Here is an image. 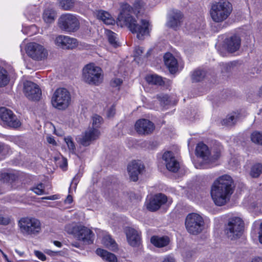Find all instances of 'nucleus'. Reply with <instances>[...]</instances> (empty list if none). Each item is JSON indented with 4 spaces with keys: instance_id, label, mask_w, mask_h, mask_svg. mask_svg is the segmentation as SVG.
Here are the masks:
<instances>
[{
    "instance_id": "nucleus-1",
    "label": "nucleus",
    "mask_w": 262,
    "mask_h": 262,
    "mask_svg": "<svg viewBox=\"0 0 262 262\" xmlns=\"http://www.w3.org/2000/svg\"><path fill=\"white\" fill-rule=\"evenodd\" d=\"M232 184L231 177L227 174L220 177L213 182L210 193L216 205L223 206L229 201L233 192Z\"/></svg>"
},
{
    "instance_id": "nucleus-2",
    "label": "nucleus",
    "mask_w": 262,
    "mask_h": 262,
    "mask_svg": "<svg viewBox=\"0 0 262 262\" xmlns=\"http://www.w3.org/2000/svg\"><path fill=\"white\" fill-rule=\"evenodd\" d=\"M120 20H122L124 25H126L129 30L133 32L137 33V37L139 39L142 40L145 36L149 35V27L150 23L146 19H142L140 24H137L136 19L130 14H127L123 16L121 14L119 17Z\"/></svg>"
},
{
    "instance_id": "nucleus-3",
    "label": "nucleus",
    "mask_w": 262,
    "mask_h": 262,
    "mask_svg": "<svg viewBox=\"0 0 262 262\" xmlns=\"http://www.w3.org/2000/svg\"><path fill=\"white\" fill-rule=\"evenodd\" d=\"M232 11V5L228 0H220L212 4L209 11L210 17L215 23L227 19Z\"/></svg>"
},
{
    "instance_id": "nucleus-4",
    "label": "nucleus",
    "mask_w": 262,
    "mask_h": 262,
    "mask_svg": "<svg viewBox=\"0 0 262 262\" xmlns=\"http://www.w3.org/2000/svg\"><path fill=\"white\" fill-rule=\"evenodd\" d=\"M18 225L20 233L24 236L36 235L41 230L40 221L34 217H22L19 221Z\"/></svg>"
},
{
    "instance_id": "nucleus-5",
    "label": "nucleus",
    "mask_w": 262,
    "mask_h": 262,
    "mask_svg": "<svg viewBox=\"0 0 262 262\" xmlns=\"http://www.w3.org/2000/svg\"><path fill=\"white\" fill-rule=\"evenodd\" d=\"M102 70L94 63H89L84 66L82 70V78L86 83L98 85L103 80Z\"/></svg>"
},
{
    "instance_id": "nucleus-6",
    "label": "nucleus",
    "mask_w": 262,
    "mask_h": 262,
    "mask_svg": "<svg viewBox=\"0 0 262 262\" xmlns=\"http://www.w3.org/2000/svg\"><path fill=\"white\" fill-rule=\"evenodd\" d=\"M67 231L73 234L75 237L85 244H91L94 241V233L91 230L81 225H76L70 228V226L66 228Z\"/></svg>"
},
{
    "instance_id": "nucleus-7",
    "label": "nucleus",
    "mask_w": 262,
    "mask_h": 262,
    "mask_svg": "<svg viewBox=\"0 0 262 262\" xmlns=\"http://www.w3.org/2000/svg\"><path fill=\"white\" fill-rule=\"evenodd\" d=\"M71 102L70 92L65 88H58L52 97L51 103L53 107L58 110H64Z\"/></svg>"
},
{
    "instance_id": "nucleus-8",
    "label": "nucleus",
    "mask_w": 262,
    "mask_h": 262,
    "mask_svg": "<svg viewBox=\"0 0 262 262\" xmlns=\"http://www.w3.org/2000/svg\"><path fill=\"white\" fill-rule=\"evenodd\" d=\"M244 223L243 220L237 216L229 219L226 229V234L230 239L239 238L243 233Z\"/></svg>"
},
{
    "instance_id": "nucleus-9",
    "label": "nucleus",
    "mask_w": 262,
    "mask_h": 262,
    "mask_svg": "<svg viewBox=\"0 0 262 262\" xmlns=\"http://www.w3.org/2000/svg\"><path fill=\"white\" fill-rule=\"evenodd\" d=\"M204 225L203 217L197 213H189L186 217L185 226L190 234H198L200 233L203 229Z\"/></svg>"
},
{
    "instance_id": "nucleus-10",
    "label": "nucleus",
    "mask_w": 262,
    "mask_h": 262,
    "mask_svg": "<svg viewBox=\"0 0 262 262\" xmlns=\"http://www.w3.org/2000/svg\"><path fill=\"white\" fill-rule=\"evenodd\" d=\"M58 26L61 30L66 32H74L78 29L79 21L76 15L66 13L59 18Z\"/></svg>"
},
{
    "instance_id": "nucleus-11",
    "label": "nucleus",
    "mask_w": 262,
    "mask_h": 262,
    "mask_svg": "<svg viewBox=\"0 0 262 262\" xmlns=\"http://www.w3.org/2000/svg\"><path fill=\"white\" fill-rule=\"evenodd\" d=\"M26 52L30 57L37 61L44 60L48 56V52L43 46L34 42L27 45Z\"/></svg>"
},
{
    "instance_id": "nucleus-12",
    "label": "nucleus",
    "mask_w": 262,
    "mask_h": 262,
    "mask_svg": "<svg viewBox=\"0 0 262 262\" xmlns=\"http://www.w3.org/2000/svg\"><path fill=\"white\" fill-rule=\"evenodd\" d=\"M54 43L58 48L63 50H72L78 45L76 38L63 35L57 36L55 38Z\"/></svg>"
},
{
    "instance_id": "nucleus-13",
    "label": "nucleus",
    "mask_w": 262,
    "mask_h": 262,
    "mask_svg": "<svg viewBox=\"0 0 262 262\" xmlns=\"http://www.w3.org/2000/svg\"><path fill=\"white\" fill-rule=\"evenodd\" d=\"M0 118L4 123L11 127L17 128L21 123L12 111L6 108H0Z\"/></svg>"
},
{
    "instance_id": "nucleus-14",
    "label": "nucleus",
    "mask_w": 262,
    "mask_h": 262,
    "mask_svg": "<svg viewBox=\"0 0 262 262\" xmlns=\"http://www.w3.org/2000/svg\"><path fill=\"white\" fill-rule=\"evenodd\" d=\"M24 92L29 99L34 101L39 100L41 96V91L39 86L30 81L24 83Z\"/></svg>"
},
{
    "instance_id": "nucleus-15",
    "label": "nucleus",
    "mask_w": 262,
    "mask_h": 262,
    "mask_svg": "<svg viewBox=\"0 0 262 262\" xmlns=\"http://www.w3.org/2000/svg\"><path fill=\"white\" fill-rule=\"evenodd\" d=\"M195 151L197 156L201 158L205 164H211L219 157V155L211 157L208 146L203 143H199L197 145Z\"/></svg>"
},
{
    "instance_id": "nucleus-16",
    "label": "nucleus",
    "mask_w": 262,
    "mask_h": 262,
    "mask_svg": "<svg viewBox=\"0 0 262 262\" xmlns=\"http://www.w3.org/2000/svg\"><path fill=\"white\" fill-rule=\"evenodd\" d=\"M135 128L139 134L149 135L154 130L155 125L149 120L141 119L136 121Z\"/></svg>"
},
{
    "instance_id": "nucleus-17",
    "label": "nucleus",
    "mask_w": 262,
    "mask_h": 262,
    "mask_svg": "<svg viewBox=\"0 0 262 262\" xmlns=\"http://www.w3.org/2000/svg\"><path fill=\"white\" fill-rule=\"evenodd\" d=\"M100 134L98 129L90 127L81 135L78 141L83 146H89L92 141L98 139Z\"/></svg>"
},
{
    "instance_id": "nucleus-18",
    "label": "nucleus",
    "mask_w": 262,
    "mask_h": 262,
    "mask_svg": "<svg viewBox=\"0 0 262 262\" xmlns=\"http://www.w3.org/2000/svg\"><path fill=\"white\" fill-rule=\"evenodd\" d=\"M162 159L166 168L169 171L173 172L178 171L180 168V164L176 159L172 152L169 151L165 152L163 155Z\"/></svg>"
},
{
    "instance_id": "nucleus-19",
    "label": "nucleus",
    "mask_w": 262,
    "mask_h": 262,
    "mask_svg": "<svg viewBox=\"0 0 262 262\" xmlns=\"http://www.w3.org/2000/svg\"><path fill=\"white\" fill-rule=\"evenodd\" d=\"M182 19L181 12L177 10H172L168 18L167 26L174 30H177L181 26Z\"/></svg>"
},
{
    "instance_id": "nucleus-20",
    "label": "nucleus",
    "mask_w": 262,
    "mask_h": 262,
    "mask_svg": "<svg viewBox=\"0 0 262 262\" xmlns=\"http://www.w3.org/2000/svg\"><path fill=\"white\" fill-rule=\"evenodd\" d=\"M143 168V165L140 161H134L131 162L127 167L130 179L133 181H137L138 180V175Z\"/></svg>"
},
{
    "instance_id": "nucleus-21",
    "label": "nucleus",
    "mask_w": 262,
    "mask_h": 262,
    "mask_svg": "<svg viewBox=\"0 0 262 262\" xmlns=\"http://www.w3.org/2000/svg\"><path fill=\"white\" fill-rule=\"evenodd\" d=\"M127 240L129 244L133 246H138L140 242V234L136 230L132 228H126L125 230Z\"/></svg>"
},
{
    "instance_id": "nucleus-22",
    "label": "nucleus",
    "mask_w": 262,
    "mask_h": 262,
    "mask_svg": "<svg viewBox=\"0 0 262 262\" xmlns=\"http://www.w3.org/2000/svg\"><path fill=\"white\" fill-rule=\"evenodd\" d=\"M241 43L240 37L237 35H234L226 40L225 46L228 52L233 53L239 49Z\"/></svg>"
},
{
    "instance_id": "nucleus-23",
    "label": "nucleus",
    "mask_w": 262,
    "mask_h": 262,
    "mask_svg": "<svg viewBox=\"0 0 262 262\" xmlns=\"http://www.w3.org/2000/svg\"><path fill=\"white\" fill-rule=\"evenodd\" d=\"M164 61L170 73H175L178 71V61L172 54L166 53L164 56Z\"/></svg>"
},
{
    "instance_id": "nucleus-24",
    "label": "nucleus",
    "mask_w": 262,
    "mask_h": 262,
    "mask_svg": "<svg viewBox=\"0 0 262 262\" xmlns=\"http://www.w3.org/2000/svg\"><path fill=\"white\" fill-rule=\"evenodd\" d=\"M150 242L155 246L158 248H162L169 244L170 239L167 236H153L150 239Z\"/></svg>"
},
{
    "instance_id": "nucleus-25",
    "label": "nucleus",
    "mask_w": 262,
    "mask_h": 262,
    "mask_svg": "<svg viewBox=\"0 0 262 262\" xmlns=\"http://www.w3.org/2000/svg\"><path fill=\"white\" fill-rule=\"evenodd\" d=\"M97 255L102 258L106 262H117L118 259L116 255L106 250L98 248L96 250Z\"/></svg>"
},
{
    "instance_id": "nucleus-26",
    "label": "nucleus",
    "mask_w": 262,
    "mask_h": 262,
    "mask_svg": "<svg viewBox=\"0 0 262 262\" xmlns=\"http://www.w3.org/2000/svg\"><path fill=\"white\" fill-rule=\"evenodd\" d=\"M25 15L28 20L33 21L39 16V10L36 6H29L25 11Z\"/></svg>"
},
{
    "instance_id": "nucleus-27",
    "label": "nucleus",
    "mask_w": 262,
    "mask_h": 262,
    "mask_svg": "<svg viewBox=\"0 0 262 262\" xmlns=\"http://www.w3.org/2000/svg\"><path fill=\"white\" fill-rule=\"evenodd\" d=\"M96 16L98 19L102 20L106 25H113L115 23V20L111 14L106 11L103 10L98 11Z\"/></svg>"
},
{
    "instance_id": "nucleus-28",
    "label": "nucleus",
    "mask_w": 262,
    "mask_h": 262,
    "mask_svg": "<svg viewBox=\"0 0 262 262\" xmlns=\"http://www.w3.org/2000/svg\"><path fill=\"white\" fill-rule=\"evenodd\" d=\"M56 17V14L54 10L51 8L46 9L42 14V18L45 23L51 24L53 23Z\"/></svg>"
},
{
    "instance_id": "nucleus-29",
    "label": "nucleus",
    "mask_w": 262,
    "mask_h": 262,
    "mask_svg": "<svg viewBox=\"0 0 262 262\" xmlns=\"http://www.w3.org/2000/svg\"><path fill=\"white\" fill-rule=\"evenodd\" d=\"M102 243L106 247L111 250L114 251L117 249V244L110 235L104 236L102 239Z\"/></svg>"
},
{
    "instance_id": "nucleus-30",
    "label": "nucleus",
    "mask_w": 262,
    "mask_h": 262,
    "mask_svg": "<svg viewBox=\"0 0 262 262\" xmlns=\"http://www.w3.org/2000/svg\"><path fill=\"white\" fill-rule=\"evenodd\" d=\"M10 81V76L8 71L0 66V88L6 86Z\"/></svg>"
},
{
    "instance_id": "nucleus-31",
    "label": "nucleus",
    "mask_w": 262,
    "mask_h": 262,
    "mask_svg": "<svg viewBox=\"0 0 262 262\" xmlns=\"http://www.w3.org/2000/svg\"><path fill=\"white\" fill-rule=\"evenodd\" d=\"M105 34L107 36L109 43L114 47L117 48L120 46L117 38V34L112 31L105 30Z\"/></svg>"
},
{
    "instance_id": "nucleus-32",
    "label": "nucleus",
    "mask_w": 262,
    "mask_h": 262,
    "mask_svg": "<svg viewBox=\"0 0 262 262\" xmlns=\"http://www.w3.org/2000/svg\"><path fill=\"white\" fill-rule=\"evenodd\" d=\"M145 79L146 81L149 84H151L162 85L164 83L162 78L156 74H151L147 75Z\"/></svg>"
},
{
    "instance_id": "nucleus-33",
    "label": "nucleus",
    "mask_w": 262,
    "mask_h": 262,
    "mask_svg": "<svg viewBox=\"0 0 262 262\" xmlns=\"http://www.w3.org/2000/svg\"><path fill=\"white\" fill-rule=\"evenodd\" d=\"M59 7L63 10H71L75 5L74 0H58Z\"/></svg>"
},
{
    "instance_id": "nucleus-34",
    "label": "nucleus",
    "mask_w": 262,
    "mask_h": 262,
    "mask_svg": "<svg viewBox=\"0 0 262 262\" xmlns=\"http://www.w3.org/2000/svg\"><path fill=\"white\" fill-rule=\"evenodd\" d=\"M154 197H157L158 201L157 203L159 205V208L162 205L166 203H167L168 205L171 204L172 201L171 199L168 198L165 194L162 193H158L154 196Z\"/></svg>"
},
{
    "instance_id": "nucleus-35",
    "label": "nucleus",
    "mask_w": 262,
    "mask_h": 262,
    "mask_svg": "<svg viewBox=\"0 0 262 262\" xmlns=\"http://www.w3.org/2000/svg\"><path fill=\"white\" fill-rule=\"evenodd\" d=\"M206 76V72L203 70L198 69L192 74L191 78L193 81L198 82L204 79Z\"/></svg>"
},
{
    "instance_id": "nucleus-36",
    "label": "nucleus",
    "mask_w": 262,
    "mask_h": 262,
    "mask_svg": "<svg viewBox=\"0 0 262 262\" xmlns=\"http://www.w3.org/2000/svg\"><path fill=\"white\" fill-rule=\"evenodd\" d=\"M157 197H152L147 203L146 207L148 210L155 211L159 209V205L157 203Z\"/></svg>"
},
{
    "instance_id": "nucleus-37",
    "label": "nucleus",
    "mask_w": 262,
    "mask_h": 262,
    "mask_svg": "<svg viewBox=\"0 0 262 262\" xmlns=\"http://www.w3.org/2000/svg\"><path fill=\"white\" fill-rule=\"evenodd\" d=\"M64 140L68 147L70 153L76 154V146L71 136H67L64 138Z\"/></svg>"
},
{
    "instance_id": "nucleus-38",
    "label": "nucleus",
    "mask_w": 262,
    "mask_h": 262,
    "mask_svg": "<svg viewBox=\"0 0 262 262\" xmlns=\"http://www.w3.org/2000/svg\"><path fill=\"white\" fill-rule=\"evenodd\" d=\"M262 173V164L257 163L254 165L250 171V175L253 178H257Z\"/></svg>"
},
{
    "instance_id": "nucleus-39",
    "label": "nucleus",
    "mask_w": 262,
    "mask_h": 262,
    "mask_svg": "<svg viewBox=\"0 0 262 262\" xmlns=\"http://www.w3.org/2000/svg\"><path fill=\"white\" fill-rule=\"evenodd\" d=\"M81 175L80 174H76L73 179L71 183V185L69 188V193H72L73 191H75L77 187V185L79 182Z\"/></svg>"
},
{
    "instance_id": "nucleus-40",
    "label": "nucleus",
    "mask_w": 262,
    "mask_h": 262,
    "mask_svg": "<svg viewBox=\"0 0 262 262\" xmlns=\"http://www.w3.org/2000/svg\"><path fill=\"white\" fill-rule=\"evenodd\" d=\"M81 175L80 174H76L73 179L71 183V185L69 188V193H72L73 191H75L77 187V185L79 182Z\"/></svg>"
},
{
    "instance_id": "nucleus-41",
    "label": "nucleus",
    "mask_w": 262,
    "mask_h": 262,
    "mask_svg": "<svg viewBox=\"0 0 262 262\" xmlns=\"http://www.w3.org/2000/svg\"><path fill=\"white\" fill-rule=\"evenodd\" d=\"M236 120V117H235V115H228L226 118L222 121V124L227 126H232L235 123Z\"/></svg>"
},
{
    "instance_id": "nucleus-42",
    "label": "nucleus",
    "mask_w": 262,
    "mask_h": 262,
    "mask_svg": "<svg viewBox=\"0 0 262 262\" xmlns=\"http://www.w3.org/2000/svg\"><path fill=\"white\" fill-rule=\"evenodd\" d=\"M251 139L254 143L262 144V134L259 132H254L251 135Z\"/></svg>"
},
{
    "instance_id": "nucleus-43",
    "label": "nucleus",
    "mask_w": 262,
    "mask_h": 262,
    "mask_svg": "<svg viewBox=\"0 0 262 262\" xmlns=\"http://www.w3.org/2000/svg\"><path fill=\"white\" fill-rule=\"evenodd\" d=\"M103 119L101 116L94 115L92 117V127L98 129Z\"/></svg>"
},
{
    "instance_id": "nucleus-44",
    "label": "nucleus",
    "mask_w": 262,
    "mask_h": 262,
    "mask_svg": "<svg viewBox=\"0 0 262 262\" xmlns=\"http://www.w3.org/2000/svg\"><path fill=\"white\" fill-rule=\"evenodd\" d=\"M31 190L37 195H42L45 194V186L42 183H39L33 187Z\"/></svg>"
},
{
    "instance_id": "nucleus-45",
    "label": "nucleus",
    "mask_w": 262,
    "mask_h": 262,
    "mask_svg": "<svg viewBox=\"0 0 262 262\" xmlns=\"http://www.w3.org/2000/svg\"><path fill=\"white\" fill-rule=\"evenodd\" d=\"M158 98L160 102V104L164 107L170 104V101L169 97L167 95H161L158 96Z\"/></svg>"
},
{
    "instance_id": "nucleus-46",
    "label": "nucleus",
    "mask_w": 262,
    "mask_h": 262,
    "mask_svg": "<svg viewBox=\"0 0 262 262\" xmlns=\"http://www.w3.org/2000/svg\"><path fill=\"white\" fill-rule=\"evenodd\" d=\"M14 176L12 174L8 173H1L0 174V180L4 182H8L10 180H12Z\"/></svg>"
},
{
    "instance_id": "nucleus-47",
    "label": "nucleus",
    "mask_w": 262,
    "mask_h": 262,
    "mask_svg": "<svg viewBox=\"0 0 262 262\" xmlns=\"http://www.w3.org/2000/svg\"><path fill=\"white\" fill-rule=\"evenodd\" d=\"M37 32V27L35 25H32L29 27V30L28 32H26V33L28 35L31 36L33 34L36 33Z\"/></svg>"
},
{
    "instance_id": "nucleus-48",
    "label": "nucleus",
    "mask_w": 262,
    "mask_h": 262,
    "mask_svg": "<svg viewBox=\"0 0 262 262\" xmlns=\"http://www.w3.org/2000/svg\"><path fill=\"white\" fill-rule=\"evenodd\" d=\"M143 52V48L141 47H136L134 50V56L135 58L139 57Z\"/></svg>"
},
{
    "instance_id": "nucleus-49",
    "label": "nucleus",
    "mask_w": 262,
    "mask_h": 262,
    "mask_svg": "<svg viewBox=\"0 0 262 262\" xmlns=\"http://www.w3.org/2000/svg\"><path fill=\"white\" fill-rule=\"evenodd\" d=\"M143 6V2L140 0H136L134 4V9L139 12V9H140Z\"/></svg>"
},
{
    "instance_id": "nucleus-50",
    "label": "nucleus",
    "mask_w": 262,
    "mask_h": 262,
    "mask_svg": "<svg viewBox=\"0 0 262 262\" xmlns=\"http://www.w3.org/2000/svg\"><path fill=\"white\" fill-rule=\"evenodd\" d=\"M122 79L116 78L113 79L112 81H111V85L113 87H117L120 86L122 84Z\"/></svg>"
},
{
    "instance_id": "nucleus-51",
    "label": "nucleus",
    "mask_w": 262,
    "mask_h": 262,
    "mask_svg": "<svg viewBox=\"0 0 262 262\" xmlns=\"http://www.w3.org/2000/svg\"><path fill=\"white\" fill-rule=\"evenodd\" d=\"M115 105H112L110 108L107 111V117H112L114 116L115 114Z\"/></svg>"
},
{
    "instance_id": "nucleus-52",
    "label": "nucleus",
    "mask_w": 262,
    "mask_h": 262,
    "mask_svg": "<svg viewBox=\"0 0 262 262\" xmlns=\"http://www.w3.org/2000/svg\"><path fill=\"white\" fill-rule=\"evenodd\" d=\"M34 253L35 256L40 260L42 261L46 260V256L42 252L39 251H35Z\"/></svg>"
},
{
    "instance_id": "nucleus-53",
    "label": "nucleus",
    "mask_w": 262,
    "mask_h": 262,
    "mask_svg": "<svg viewBox=\"0 0 262 262\" xmlns=\"http://www.w3.org/2000/svg\"><path fill=\"white\" fill-rule=\"evenodd\" d=\"M10 219L9 217H3L0 215V225H7L10 223Z\"/></svg>"
},
{
    "instance_id": "nucleus-54",
    "label": "nucleus",
    "mask_w": 262,
    "mask_h": 262,
    "mask_svg": "<svg viewBox=\"0 0 262 262\" xmlns=\"http://www.w3.org/2000/svg\"><path fill=\"white\" fill-rule=\"evenodd\" d=\"M8 148L7 145L0 143V159H2L1 157L5 155L4 150Z\"/></svg>"
},
{
    "instance_id": "nucleus-55",
    "label": "nucleus",
    "mask_w": 262,
    "mask_h": 262,
    "mask_svg": "<svg viewBox=\"0 0 262 262\" xmlns=\"http://www.w3.org/2000/svg\"><path fill=\"white\" fill-rule=\"evenodd\" d=\"M162 262H176L174 257L170 255H166L163 258Z\"/></svg>"
},
{
    "instance_id": "nucleus-56",
    "label": "nucleus",
    "mask_w": 262,
    "mask_h": 262,
    "mask_svg": "<svg viewBox=\"0 0 262 262\" xmlns=\"http://www.w3.org/2000/svg\"><path fill=\"white\" fill-rule=\"evenodd\" d=\"M47 140L49 144H52L53 145H56V142L54 138L52 136L47 137Z\"/></svg>"
},
{
    "instance_id": "nucleus-57",
    "label": "nucleus",
    "mask_w": 262,
    "mask_h": 262,
    "mask_svg": "<svg viewBox=\"0 0 262 262\" xmlns=\"http://www.w3.org/2000/svg\"><path fill=\"white\" fill-rule=\"evenodd\" d=\"M58 199H59L58 195H56V194L42 198V199H43V200H57Z\"/></svg>"
},
{
    "instance_id": "nucleus-58",
    "label": "nucleus",
    "mask_w": 262,
    "mask_h": 262,
    "mask_svg": "<svg viewBox=\"0 0 262 262\" xmlns=\"http://www.w3.org/2000/svg\"><path fill=\"white\" fill-rule=\"evenodd\" d=\"M72 202H73V197L71 195V194H70L67 196V198L64 200V203L66 204H70L72 203Z\"/></svg>"
},
{
    "instance_id": "nucleus-59",
    "label": "nucleus",
    "mask_w": 262,
    "mask_h": 262,
    "mask_svg": "<svg viewBox=\"0 0 262 262\" xmlns=\"http://www.w3.org/2000/svg\"><path fill=\"white\" fill-rule=\"evenodd\" d=\"M258 238L259 241L262 244V222L259 226V230L258 231Z\"/></svg>"
},
{
    "instance_id": "nucleus-60",
    "label": "nucleus",
    "mask_w": 262,
    "mask_h": 262,
    "mask_svg": "<svg viewBox=\"0 0 262 262\" xmlns=\"http://www.w3.org/2000/svg\"><path fill=\"white\" fill-rule=\"evenodd\" d=\"M251 262H262V258L259 257H255Z\"/></svg>"
},
{
    "instance_id": "nucleus-61",
    "label": "nucleus",
    "mask_w": 262,
    "mask_h": 262,
    "mask_svg": "<svg viewBox=\"0 0 262 262\" xmlns=\"http://www.w3.org/2000/svg\"><path fill=\"white\" fill-rule=\"evenodd\" d=\"M54 244L58 247H61L62 246L61 243L58 241H54Z\"/></svg>"
},
{
    "instance_id": "nucleus-62",
    "label": "nucleus",
    "mask_w": 262,
    "mask_h": 262,
    "mask_svg": "<svg viewBox=\"0 0 262 262\" xmlns=\"http://www.w3.org/2000/svg\"><path fill=\"white\" fill-rule=\"evenodd\" d=\"M15 252L18 254L20 256H23L24 255V252H20L19 251H18V250L16 249L15 250Z\"/></svg>"
},
{
    "instance_id": "nucleus-63",
    "label": "nucleus",
    "mask_w": 262,
    "mask_h": 262,
    "mask_svg": "<svg viewBox=\"0 0 262 262\" xmlns=\"http://www.w3.org/2000/svg\"><path fill=\"white\" fill-rule=\"evenodd\" d=\"M258 95L260 97H262V86L259 89Z\"/></svg>"
},
{
    "instance_id": "nucleus-64",
    "label": "nucleus",
    "mask_w": 262,
    "mask_h": 262,
    "mask_svg": "<svg viewBox=\"0 0 262 262\" xmlns=\"http://www.w3.org/2000/svg\"><path fill=\"white\" fill-rule=\"evenodd\" d=\"M150 51H148L146 54V57H147L148 56V55L149 54Z\"/></svg>"
}]
</instances>
